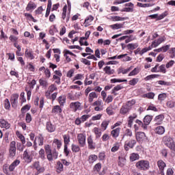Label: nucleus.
Wrapping results in <instances>:
<instances>
[{
    "mask_svg": "<svg viewBox=\"0 0 175 175\" xmlns=\"http://www.w3.org/2000/svg\"><path fill=\"white\" fill-rule=\"evenodd\" d=\"M0 126L1 128H5V129H9L10 128V124L5 119H0Z\"/></svg>",
    "mask_w": 175,
    "mask_h": 175,
    "instance_id": "nucleus-15",
    "label": "nucleus"
},
{
    "mask_svg": "<svg viewBox=\"0 0 175 175\" xmlns=\"http://www.w3.org/2000/svg\"><path fill=\"white\" fill-rule=\"evenodd\" d=\"M3 172L5 174L9 175V167L6 164L3 166Z\"/></svg>",
    "mask_w": 175,
    "mask_h": 175,
    "instance_id": "nucleus-63",
    "label": "nucleus"
},
{
    "mask_svg": "<svg viewBox=\"0 0 175 175\" xmlns=\"http://www.w3.org/2000/svg\"><path fill=\"white\" fill-rule=\"evenodd\" d=\"M135 166L139 170H148L150 169V162L146 160H141L136 163Z\"/></svg>",
    "mask_w": 175,
    "mask_h": 175,
    "instance_id": "nucleus-3",
    "label": "nucleus"
},
{
    "mask_svg": "<svg viewBox=\"0 0 175 175\" xmlns=\"http://www.w3.org/2000/svg\"><path fill=\"white\" fill-rule=\"evenodd\" d=\"M166 106L170 109H173L175 107V102L172 100L167 101L166 103Z\"/></svg>",
    "mask_w": 175,
    "mask_h": 175,
    "instance_id": "nucleus-55",
    "label": "nucleus"
},
{
    "mask_svg": "<svg viewBox=\"0 0 175 175\" xmlns=\"http://www.w3.org/2000/svg\"><path fill=\"white\" fill-rule=\"evenodd\" d=\"M121 131V128L118 127L113 130H112L111 131V135L112 136V137H114L115 139H116V137H118V136H120V132Z\"/></svg>",
    "mask_w": 175,
    "mask_h": 175,
    "instance_id": "nucleus-19",
    "label": "nucleus"
},
{
    "mask_svg": "<svg viewBox=\"0 0 175 175\" xmlns=\"http://www.w3.org/2000/svg\"><path fill=\"white\" fill-rule=\"evenodd\" d=\"M35 9H36V4L32 1L29 2L26 8V10L27 12H31V10H35Z\"/></svg>",
    "mask_w": 175,
    "mask_h": 175,
    "instance_id": "nucleus-21",
    "label": "nucleus"
},
{
    "mask_svg": "<svg viewBox=\"0 0 175 175\" xmlns=\"http://www.w3.org/2000/svg\"><path fill=\"white\" fill-rule=\"evenodd\" d=\"M33 167L38 172V173H43V172H44V168L40 167L39 161L34 162Z\"/></svg>",
    "mask_w": 175,
    "mask_h": 175,
    "instance_id": "nucleus-16",
    "label": "nucleus"
},
{
    "mask_svg": "<svg viewBox=\"0 0 175 175\" xmlns=\"http://www.w3.org/2000/svg\"><path fill=\"white\" fill-rule=\"evenodd\" d=\"M135 103H136V101H135V100H132L128 101L125 105L131 110V109H132V106H133Z\"/></svg>",
    "mask_w": 175,
    "mask_h": 175,
    "instance_id": "nucleus-50",
    "label": "nucleus"
},
{
    "mask_svg": "<svg viewBox=\"0 0 175 175\" xmlns=\"http://www.w3.org/2000/svg\"><path fill=\"white\" fill-rule=\"evenodd\" d=\"M109 124H110V120H103L100 124L101 129H103V131H106L107 126H109Z\"/></svg>",
    "mask_w": 175,
    "mask_h": 175,
    "instance_id": "nucleus-25",
    "label": "nucleus"
},
{
    "mask_svg": "<svg viewBox=\"0 0 175 175\" xmlns=\"http://www.w3.org/2000/svg\"><path fill=\"white\" fill-rule=\"evenodd\" d=\"M119 161L118 163V166H120V167H123V166H125V163L126 162V160L121 157H118Z\"/></svg>",
    "mask_w": 175,
    "mask_h": 175,
    "instance_id": "nucleus-34",
    "label": "nucleus"
},
{
    "mask_svg": "<svg viewBox=\"0 0 175 175\" xmlns=\"http://www.w3.org/2000/svg\"><path fill=\"white\" fill-rule=\"evenodd\" d=\"M139 83V78H134L129 81L130 85H136Z\"/></svg>",
    "mask_w": 175,
    "mask_h": 175,
    "instance_id": "nucleus-59",
    "label": "nucleus"
},
{
    "mask_svg": "<svg viewBox=\"0 0 175 175\" xmlns=\"http://www.w3.org/2000/svg\"><path fill=\"white\" fill-rule=\"evenodd\" d=\"M53 143L57 146V148L59 150L62 147V142L58 139H54Z\"/></svg>",
    "mask_w": 175,
    "mask_h": 175,
    "instance_id": "nucleus-45",
    "label": "nucleus"
},
{
    "mask_svg": "<svg viewBox=\"0 0 175 175\" xmlns=\"http://www.w3.org/2000/svg\"><path fill=\"white\" fill-rule=\"evenodd\" d=\"M39 83L42 87H47L48 85L47 81L44 80V79H40L39 80Z\"/></svg>",
    "mask_w": 175,
    "mask_h": 175,
    "instance_id": "nucleus-60",
    "label": "nucleus"
},
{
    "mask_svg": "<svg viewBox=\"0 0 175 175\" xmlns=\"http://www.w3.org/2000/svg\"><path fill=\"white\" fill-rule=\"evenodd\" d=\"M102 105H103L102 101H99V100L95 101L93 103V106H96L94 108V110L96 111H102V110H103V107L102 106Z\"/></svg>",
    "mask_w": 175,
    "mask_h": 175,
    "instance_id": "nucleus-14",
    "label": "nucleus"
},
{
    "mask_svg": "<svg viewBox=\"0 0 175 175\" xmlns=\"http://www.w3.org/2000/svg\"><path fill=\"white\" fill-rule=\"evenodd\" d=\"M130 111H131V109H129V107H126V105H124L120 108V114L125 116V114H127V113Z\"/></svg>",
    "mask_w": 175,
    "mask_h": 175,
    "instance_id": "nucleus-26",
    "label": "nucleus"
},
{
    "mask_svg": "<svg viewBox=\"0 0 175 175\" xmlns=\"http://www.w3.org/2000/svg\"><path fill=\"white\" fill-rule=\"evenodd\" d=\"M10 158H14L17 152V148L16 147V141H12L10 144L8 150Z\"/></svg>",
    "mask_w": 175,
    "mask_h": 175,
    "instance_id": "nucleus-4",
    "label": "nucleus"
},
{
    "mask_svg": "<svg viewBox=\"0 0 175 175\" xmlns=\"http://www.w3.org/2000/svg\"><path fill=\"white\" fill-rule=\"evenodd\" d=\"M140 157L139 156V154L137 153H132L130 156V161L131 162H135V161H137Z\"/></svg>",
    "mask_w": 175,
    "mask_h": 175,
    "instance_id": "nucleus-35",
    "label": "nucleus"
},
{
    "mask_svg": "<svg viewBox=\"0 0 175 175\" xmlns=\"http://www.w3.org/2000/svg\"><path fill=\"white\" fill-rule=\"evenodd\" d=\"M72 152H79V151H80V147H79L77 145L72 144Z\"/></svg>",
    "mask_w": 175,
    "mask_h": 175,
    "instance_id": "nucleus-57",
    "label": "nucleus"
},
{
    "mask_svg": "<svg viewBox=\"0 0 175 175\" xmlns=\"http://www.w3.org/2000/svg\"><path fill=\"white\" fill-rule=\"evenodd\" d=\"M58 102L60 105V106H64L66 102V97L64 96H60L58 99Z\"/></svg>",
    "mask_w": 175,
    "mask_h": 175,
    "instance_id": "nucleus-41",
    "label": "nucleus"
},
{
    "mask_svg": "<svg viewBox=\"0 0 175 175\" xmlns=\"http://www.w3.org/2000/svg\"><path fill=\"white\" fill-rule=\"evenodd\" d=\"M125 24V23H116L114 25H110V28H111V29H121V28H124V25Z\"/></svg>",
    "mask_w": 175,
    "mask_h": 175,
    "instance_id": "nucleus-24",
    "label": "nucleus"
},
{
    "mask_svg": "<svg viewBox=\"0 0 175 175\" xmlns=\"http://www.w3.org/2000/svg\"><path fill=\"white\" fill-rule=\"evenodd\" d=\"M158 99L159 100H165V99H166V94L165 93L160 94L158 96Z\"/></svg>",
    "mask_w": 175,
    "mask_h": 175,
    "instance_id": "nucleus-64",
    "label": "nucleus"
},
{
    "mask_svg": "<svg viewBox=\"0 0 175 175\" xmlns=\"http://www.w3.org/2000/svg\"><path fill=\"white\" fill-rule=\"evenodd\" d=\"M135 138H136V140L139 142H144V141L147 140V137L146 136V133H144L143 132L136 133Z\"/></svg>",
    "mask_w": 175,
    "mask_h": 175,
    "instance_id": "nucleus-9",
    "label": "nucleus"
},
{
    "mask_svg": "<svg viewBox=\"0 0 175 175\" xmlns=\"http://www.w3.org/2000/svg\"><path fill=\"white\" fill-rule=\"evenodd\" d=\"M25 55L27 58H29V59H33V58H35L32 52L28 51V49L25 51Z\"/></svg>",
    "mask_w": 175,
    "mask_h": 175,
    "instance_id": "nucleus-44",
    "label": "nucleus"
},
{
    "mask_svg": "<svg viewBox=\"0 0 175 175\" xmlns=\"http://www.w3.org/2000/svg\"><path fill=\"white\" fill-rule=\"evenodd\" d=\"M16 148H17L18 151H20L21 152H23V151H24V145H23L20 142H18L16 144Z\"/></svg>",
    "mask_w": 175,
    "mask_h": 175,
    "instance_id": "nucleus-53",
    "label": "nucleus"
},
{
    "mask_svg": "<svg viewBox=\"0 0 175 175\" xmlns=\"http://www.w3.org/2000/svg\"><path fill=\"white\" fill-rule=\"evenodd\" d=\"M139 47V44L136 43H131L127 44V48L129 50H135V49H137Z\"/></svg>",
    "mask_w": 175,
    "mask_h": 175,
    "instance_id": "nucleus-36",
    "label": "nucleus"
},
{
    "mask_svg": "<svg viewBox=\"0 0 175 175\" xmlns=\"http://www.w3.org/2000/svg\"><path fill=\"white\" fill-rule=\"evenodd\" d=\"M36 142L38 143V146H43V142L44 140V138H43V136L42 135H38L35 138Z\"/></svg>",
    "mask_w": 175,
    "mask_h": 175,
    "instance_id": "nucleus-32",
    "label": "nucleus"
},
{
    "mask_svg": "<svg viewBox=\"0 0 175 175\" xmlns=\"http://www.w3.org/2000/svg\"><path fill=\"white\" fill-rule=\"evenodd\" d=\"M66 10H68V5H65L63 8V12L62 14V18L63 20H65L66 18V23H68L69 21L70 16H66Z\"/></svg>",
    "mask_w": 175,
    "mask_h": 175,
    "instance_id": "nucleus-17",
    "label": "nucleus"
},
{
    "mask_svg": "<svg viewBox=\"0 0 175 175\" xmlns=\"http://www.w3.org/2000/svg\"><path fill=\"white\" fill-rule=\"evenodd\" d=\"M155 133L157 135H163L165 133V127L162 126H159L155 129Z\"/></svg>",
    "mask_w": 175,
    "mask_h": 175,
    "instance_id": "nucleus-27",
    "label": "nucleus"
},
{
    "mask_svg": "<svg viewBox=\"0 0 175 175\" xmlns=\"http://www.w3.org/2000/svg\"><path fill=\"white\" fill-rule=\"evenodd\" d=\"M133 69V66H131L129 68H126V69H124V68H119L118 70V75H120V73H122V75H126V73H128V72H131V70H132Z\"/></svg>",
    "mask_w": 175,
    "mask_h": 175,
    "instance_id": "nucleus-20",
    "label": "nucleus"
},
{
    "mask_svg": "<svg viewBox=\"0 0 175 175\" xmlns=\"http://www.w3.org/2000/svg\"><path fill=\"white\" fill-rule=\"evenodd\" d=\"M166 40V37L165 36L160 37L159 39L155 40L152 42V47H158L161 43H163Z\"/></svg>",
    "mask_w": 175,
    "mask_h": 175,
    "instance_id": "nucleus-10",
    "label": "nucleus"
},
{
    "mask_svg": "<svg viewBox=\"0 0 175 175\" xmlns=\"http://www.w3.org/2000/svg\"><path fill=\"white\" fill-rule=\"evenodd\" d=\"M98 159V156L96 154H91L89 156L88 161L89 163H94Z\"/></svg>",
    "mask_w": 175,
    "mask_h": 175,
    "instance_id": "nucleus-38",
    "label": "nucleus"
},
{
    "mask_svg": "<svg viewBox=\"0 0 175 175\" xmlns=\"http://www.w3.org/2000/svg\"><path fill=\"white\" fill-rule=\"evenodd\" d=\"M52 113H53V114H59V113H62V109H61L59 105H55L52 109Z\"/></svg>",
    "mask_w": 175,
    "mask_h": 175,
    "instance_id": "nucleus-30",
    "label": "nucleus"
},
{
    "mask_svg": "<svg viewBox=\"0 0 175 175\" xmlns=\"http://www.w3.org/2000/svg\"><path fill=\"white\" fill-rule=\"evenodd\" d=\"M23 159H25L27 163H31L32 162V157L28 153V149H26L23 152Z\"/></svg>",
    "mask_w": 175,
    "mask_h": 175,
    "instance_id": "nucleus-12",
    "label": "nucleus"
},
{
    "mask_svg": "<svg viewBox=\"0 0 175 175\" xmlns=\"http://www.w3.org/2000/svg\"><path fill=\"white\" fill-rule=\"evenodd\" d=\"M92 21H94V16H88L87 18L85 20V27H88L89 25H91V23H92Z\"/></svg>",
    "mask_w": 175,
    "mask_h": 175,
    "instance_id": "nucleus-31",
    "label": "nucleus"
},
{
    "mask_svg": "<svg viewBox=\"0 0 175 175\" xmlns=\"http://www.w3.org/2000/svg\"><path fill=\"white\" fill-rule=\"evenodd\" d=\"M16 135L18 139H20L22 144H25V137L23 134L20 133L18 131L16 132Z\"/></svg>",
    "mask_w": 175,
    "mask_h": 175,
    "instance_id": "nucleus-42",
    "label": "nucleus"
},
{
    "mask_svg": "<svg viewBox=\"0 0 175 175\" xmlns=\"http://www.w3.org/2000/svg\"><path fill=\"white\" fill-rule=\"evenodd\" d=\"M128 39L125 40V43H129V42H132L133 40H136V36H133V35H131L127 37Z\"/></svg>",
    "mask_w": 175,
    "mask_h": 175,
    "instance_id": "nucleus-58",
    "label": "nucleus"
},
{
    "mask_svg": "<svg viewBox=\"0 0 175 175\" xmlns=\"http://www.w3.org/2000/svg\"><path fill=\"white\" fill-rule=\"evenodd\" d=\"M20 165V160L16 159L15 160L10 166H9V171L10 172H13L17 166Z\"/></svg>",
    "mask_w": 175,
    "mask_h": 175,
    "instance_id": "nucleus-18",
    "label": "nucleus"
},
{
    "mask_svg": "<svg viewBox=\"0 0 175 175\" xmlns=\"http://www.w3.org/2000/svg\"><path fill=\"white\" fill-rule=\"evenodd\" d=\"M126 142L127 143L129 147L131 148H133L137 143L136 140L135 139H131L130 141H126Z\"/></svg>",
    "mask_w": 175,
    "mask_h": 175,
    "instance_id": "nucleus-46",
    "label": "nucleus"
},
{
    "mask_svg": "<svg viewBox=\"0 0 175 175\" xmlns=\"http://www.w3.org/2000/svg\"><path fill=\"white\" fill-rule=\"evenodd\" d=\"M163 142L165 146L172 150V151H175V142L173 141V139L170 136H165L163 138Z\"/></svg>",
    "mask_w": 175,
    "mask_h": 175,
    "instance_id": "nucleus-2",
    "label": "nucleus"
},
{
    "mask_svg": "<svg viewBox=\"0 0 175 175\" xmlns=\"http://www.w3.org/2000/svg\"><path fill=\"white\" fill-rule=\"evenodd\" d=\"M10 102L12 107L16 109L17 104L18 103V94H14L11 96Z\"/></svg>",
    "mask_w": 175,
    "mask_h": 175,
    "instance_id": "nucleus-7",
    "label": "nucleus"
},
{
    "mask_svg": "<svg viewBox=\"0 0 175 175\" xmlns=\"http://www.w3.org/2000/svg\"><path fill=\"white\" fill-rule=\"evenodd\" d=\"M4 107L6 110H9L10 109V101H9V99L8 98L4 100Z\"/></svg>",
    "mask_w": 175,
    "mask_h": 175,
    "instance_id": "nucleus-51",
    "label": "nucleus"
},
{
    "mask_svg": "<svg viewBox=\"0 0 175 175\" xmlns=\"http://www.w3.org/2000/svg\"><path fill=\"white\" fill-rule=\"evenodd\" d=\"M69 107L75 113H76V111H77L82 110L83 109V107H81V103L79 101L70 103Z\"/></svg>",
    "mask_w": 175,
    "mask_h": 175,
    "instance_id": "nucleus-5",
    "label": "nucleus"
},
{
    "mask_svg": "<svg viewBox=\"0 0 175 175\" xmlns=\"http://www.w3.org/2000/svg\"><path fill=\"white\" fill-rule=\"evenodd\" d=\"M120 150V143L116 142L113 144V146L111 148V152H117Z\"/></svg>",
    "mask_w": 175,
    "mask_h": 175,
    "instance_id": "nucleus-40",
    "label": "nucleus"
},
{
    "mask_svg": "<svg viewBox=\"0 0 175 175\" xmlns=\"http://www.w3.org/2000/svg\"><path fill=\"white\" fill-rule=\"evenodd\" d=\"M158 167L159 169L160 174L165 175V172H163L165 167H166V163L162 160H159L157 162Z\"/></svg>",
    "mask_w": 175,
    "mask_h": 175,
    "instance_id": "nucleus-11",
    "label": "nucleus"
},
{
    "mask_svg": "<svg viewBox=\"0 0 175 175\" xmlns=\"http://www.w3.org/2000/svg\"><path fill=\"white\" fill-rule=\"evenodd\" d=\"M94 98H96V93L92 92L89 94V102H92L94 100Z\"/></svg>",
    "mask_w": 175,
    "mask_h": 175,
    "instance_id": "nucleus-61",
    "label": "nucleus"
},
{
    "mask_svg": "<svg viewBox=\"0 0 175 175\" xmlns=\"http://www.w3.org/2000/svg\"><path fill=\"white\" fill-rule=\"evenodd\" d=\"M93 131L96 135V139H99V137H100V136H102V131L98 127H95L93 129Z\"/></svg>",
    "mask_w": 175,
    "mask_h": 175,
    "instance_id": "nucleus-37",
    "label": "nucleus"
},
{
    "mask_svg": "<svg viewBox=\"0 0 175 175\" xmlns=\"http://www.w3.org/2000/svg\"><path fill=\"white\" fill-rule=\"evenodd\" d=\"M100 169H102V164L98 163L94 165V170L96 172H100Z\"/></svg>",
    "mask_w": 175,
    "mask_h": 175,
    "instance_id": "nucleus-62",
    "label": "nucleus"
},
{
    "mask_svg": "<svg viewBox=\"0 0 175 175\" xmlns=\"http://www.w3.org/2000/svg\"><path fill=\"white\" fill-rule=\"evenodd\" d=\"M133 133H132V130L127 129L125 131V134L122 136V139H124V137H125V136H129L130 137H132L133 136Z\"/></svg>",
    "mask_w": 175,
    "mask_h": 175,
    "instance_id": "nucleus-49",
    "label": "nucleus"
},
{
    "mask_svg": "<svg viewBox=\"0 0 175 175\" xmlns=\"http://www.w3.org/2000/svg\"><path fill=\"white\" fill-rule=\"evenodd\" d=\"M39 157L42 159V161H44L46 159V156L44 155V149H40L39 151Z\"/></svg>",
    "mask_w": 175,
    "mask_h": 175,
    "instance_id": "nucleus-56",
    "label": "nucleus"
},
{
    "mask_svg": "<svg viewBox=\"0 0 175 175\" xmlns=\"http://www.w3.org/2000/svg\"><path fill=\"white\" fill-rule=\"evenodd\" d=\"M104 72L106 75H114V69H111V68L109 66H105L103 68Z\"/></svg>",
    "mask_w": 175,
    "mask_h": 175,
    "instance_id": "nucleus-23",
    "label": "nucleus"
},
{
    "mask_svg": "<svg viewBox=\"0 0 175 175\" xmlns=\"http://www.w3.org/2000/svg\"><path fill=\"white\" fill-rule=\"evenodd\" d=\"M45 152L46 154L48 161H53V159H57L58 158V153L56 150H51L50 146H45Z\"/></svg>",
    "mask_w": 175,
    "mask_h": 175,
    "instance_id": "nucleus-1",
    "label": "nucleus"
},
{
    "mask_svg": "<svg viewBox=\"0 0 175 175\" xmlns=\"http://www.w3.org/2000/svg\"><path fill=\"white\" fill-rule=\"evenodd\" d=\"M163 118H165L163 115H159L156 116L154 118V122H156V124L161 125V124H162V122L163 121Z\"/></svg>",
    "mask_w": 175,
    "mask_h": 175,
    "instance_id": "nucleus-22",
    "label": "nucleus"
},
{
    "mask_svg": "<svg viewBox=\"0 0 175 175\" xmlns=\"http://www.w3.org/2000/svg\"><path fill=\"white\" fill-rule=\"evenodd\" d=\"M57 126L55 124H53L51 121H48L46 122V129L49 133H53V132H55V129Z\"/></svg>",
    "mask_w": 175,
    "mask_h": 175,
    "instance_id": "nucleus-6",
    "label": "nucleus"
},
{
    "mask_svg": "<svg viewBox=\"0 0 175 175\" xmlns=\"http://www.w3.org/2000/svg\"><path fill=\"white\" fill-rule=\"evenodd\" d=\"M106 111L109 116H113V114H114V112L113 111V106L110 105L107 107Z\"/></svg>",
    "mask_w": 175,
    "mask_h": 175,
    "instance_id": "nucleus-54",
    "label": "nucleus"
},
{
    "mask_svg": "<svg viewBox=\"0 0 175 175\" xmlns=\"http://www.w3.org/2000/svg\"><path fill=\"white\" fill-rule=\"evenodd\" d=\"M64 142V146H68L69 143L70 142V136L69 135H64L63 136Z\"/></svg>",
    "mask_w": 175,
    "mask_h": 175,
    "instance_id": "nucleus-43",
    "label": "nucleus"
},
{
    "mask_svg": "<svg viewBox=\"0 0 175 175\" xmlns=\"http://www.w3.org/2000/svg\"><path fill=\"white\" fill-rule=\"evenodd\" d=\"M30 109H31V107L28 105H26L22 107V109H21V111L23 114H24L25 113H27V111H28V110H29Z\"/></svg>",
    "mask_w": 175,
    "mask_h": 175,
    "instance_id": "nucleus-52",
    "label": "nucleus"
},
{
    "mask_svg": "<svg viewBox=\"0 0 175 175\" xmlns=\"http://www.w3.org/2000/svg\"><path fill=\"white\" fill-rule=\"evenodd\" d=\"M88 148L90 150H95V148L96 147V144L94 142V139H92V137L89 136L88 137Z\"/></svg>",
    "mask_w": 175,
    "mask_h": 175,
    "instance_id": "nucleus-13",
    "label": "nucleus"
},
{
    "mask_svg": "<svg viewBox=\"0 0 175 175\" xmlns=\"http://www.w3.org/2000/svg\"><path fill=\"white\" fill-rule=\"evenodd\" d=\"M56 169H57V173H61V172H62L64 170V164H62V163H61V161H57Z\"/></svg>",
    "mask_w": 175,
    "mask_h": 175,
    "instance_id": "nucleus-33",
    "label": "nucleus"
},
{
    "mask_svg": "<svg viewBox=\"0 0 175 175\" xmlns=\"http://www.w3.org/2000/svg\"><path fill=\"white\" fill-rule=\"evenodd\" d=\"M139 72H140L139 68H135L129 74V76H136L139 74Z\"/></svg>",
    "mask_w": 175,
    "mask_h": 175,
    "instance_id": "nucleus-47",
    "label": "nucleus"
},
{
    "mask_svg": "<svg viewBox=\"0 0 175 175\" xmlns=\"http://www.w3.org/2000/svg\"><path fill=\"white\" fill-rule=\"evenodd\" d=\"M157 77H159V75H150L145 77L146 81H148V80H152V79H157Z\"/></svg>",
    "mask_w": 175,
    "mask_h": 175,
    "instance_id": "nucleus-48",
    "label": "nucleus"
},
{
    "mask_svg": "<svg viewBox=\"0 0 175 175\" xmlns=\"http://www.w3.org/2000/svg\"><path fill=\"white\" fill-rule=\"evenodd\" d=\"M85 134L80 133L77 135V140L79 142V144L81 147H84L85 146Z\"/></svg>",
    "mask_w": 175,
    "mask_h": 175,
    "instance_id": "nucleus-8",
    "label": "nucleus"
},
{
    "mask_svg": "<svg viewBox=\"0 0 175 175\" xmlns=\"http://www.w3.org/2000/svg\"><path fill=\"white\" fill-rule=\"evenodd\" d=\"M152 120V116H146L144 118V124L146 126H147V125H150V122H151Z\"/></svg>",
    "mask_w": 175,
    "mask_h": 175,
    "instance_id": "nucleus-28",
    "label": "nucleus"
},
{
    "mask_svg": "<svg viewBox=\"0 0 175 175\" xmlns=\"http://www.w3.org/2000/svg\"><path fill=\"white\" fill-rule=\"evenodd\" d=\"M111 18L113 21H124L126 20V18L121 17V16H111Z\"/></svg>",
    "mask_w": 175,
    "mask_h": 175,
    "instance_id": "nucleus-39",
    "label": "nucleus"
},
{
    "mask_svg": "<svg viewBox=\"0 0 175 175\" xmlns=\"http://www.w3.org/2000/svg\"><path fill=\"white\" fill-rule=\"evenodd\" d=\"M165 16L166 14L165 13L161 14L160 16H158V14H154L150 15L149 17H150V18H157V20H162V18H165Z\"/></svg>",
    "mask_w": 175,
    "mask_h": 175,
    "instance_id": "nucleus-29",
    "label": "nucleus"
}]
</instances>
